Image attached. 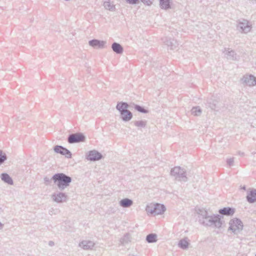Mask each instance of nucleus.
<instances>
[{"instance_id":"13","label":"nucleus","mask_w":256,"mask_h":256,"mask_svg":"<svg viewBox=\"0 0 256 256\" xmlns=\"http://www.w3.org/2000/svg\"><path fill=\"white\" fill-rule=\"evenodd\" d=\"M246 200L250 204L256 202V189L249 188L247 190Z\"/></svg>"},{"instance_id":"38","label":"nucleus","mask_w":256,"mask_h":256,"mask_svg":"<svg viewBox=\"0 0 256 256\" xmlns=\"http://www.w3.org/2000/svg\"><path fill=\"white\" fill-rule=\"evenodd\" d=\"M54 208H51L50 210V212H49V214H50V215H52L53 214H56L55 212H54Z\"/></svg>"},{"instance_id":"41","label":"nucleus","mask_w":256,"mask_h":256,"mask_svg":"<svg viewBox=\"0 0 256 256\" xmlns=\"http://www.w3.org/2000/svg\"><path fill=\"white\" fill-rule=\"evenodd\" d=\"M4 226V224L0 222V230H2Z\"/></svg>"},{"instance_id":"24","label":"nucleus","mask_w":256,"mask_h":256,"mask_svg":"<svg viewBox=\"0 0 256 256\" xmlns=\"http://www.w3.org/2000/svg\"><path fill=\"white\" fill-rule=\"evenodd\" d=\"M188 241V238L186 237L180 240L178 243V247L183 250H186L188 248L189 245V242Z\"/></svg>"},{"instance_id":"42","label":"nucleus","mask_w":256,"mask_h":256,"mask_svg":"<svg viewBox=\"0 0 256 256\" xmlns=\"http://www.w3.org/2000/svg\"><path fill=\"white\" fill-rule=\"evenodd\" d=\"M240 189L242 190H246V186H241L240 187Z\"/></svg>"},{"instance_id":"35","label":"nucleus","mask_w":256,"mask_h":256,"mask_svg":"<svg viewBox=\"0 0 256 256\" xmlns=\"http://www.w3.org/2000/svg\"><path fill=\"white\" fill-rule=\"evenodd\" d=\"M125 1L130 4H136L139 2V0H125Z\"/></svg>"},{"instance_id":"10","label":"nucleus","mask_w":256,"mask_h":256,"mask_svg":"<svg viewBox=\"0 0 256 256\" xmlns=\"http://www.w3.org/2000/svg\"><path fill=\"white\" fill-rule=\"evenodd\" d=\"M240 81L244 86H252L256 85V78L252 74L244 76Z\"/></svg>"},{"instance_id":"26","label":"nucleus","mask_w":256,"mask_h":256,"mask_svg":"<svg viewBox=\"0 0 256 256\" xmlns=\"http://www.w3.org/2000/svg\"><path fill=\"white\" fill-rule=\"evenodd\" d=\"M160 6L165 10L170 8V0H160Z\"/></svg>"},{"instance_id":"21","label":"nucleus","mask_w":256,"mask_h":256,"mask_svg":"<svg viewBox=\"0 0 256 256\" xmlns=\"http://www.w3.org/2000/svg\"><path fill=\"white\" fill-rule=\"evenodd\" d=\"M120 205L124 208H130L133 204V201L128 198H123L120 201Z\"/></svg>"},{"instance_id":"34","label":"nucleus","mask_w":256,"mask_h":256,"mask_svg":"<svg viewBox=\"0 0 256 256\" xmlns=\"http://www.w3.org/2000/svg\"><path fill=\"white\" fill-rule=\"evenodd\" d=\"M141 2L144 4L150 6L152 4L154 0H141Z\"/></svg>"},{"instance_id":"43","label":"nucleus","mask_w":256,"mask_h":256,"mask_svg":"<svg viewBox=\"0 0 256 256\" xmlns=\"http://www.w3.org/2000/svg\"><path fill=\"white\" fill-rule=\"evenodd\" d=\"M2 212V208H0V214H1Z\"/></svg>"},{"instance_id":"19","label":"nucleus","mask_w":256,"mask_h":256,"mask_svg":"<svg viewBox=\"0 0 256 256\" xmlns=\"http://www.w3.org/2000/svg\"><path fill=\"white\" fill-rule=\"evenodd\" d=\"M197 213L198 214V222L200 224L204 220V218H206L208 216V212L204 208L198 209Z\"/></svg>"},{"instance_id":"29","label":"nucleus","mask_w":256,"mask_h":256,"mask_svg":"<svg viewBox=\"0 0 256 256\" xmlns=\"http://www.w3.org/2000/svg\"><path fill=\"white\" fill-rule=\"evenodd\" d=\"M130 106L132 107H134L136 110L137 111H138L140 112H142L143 114H146L148 112V110H146L144 107H142L140 106H139V105H138V104H134L133 103L130 104Z\"/></svg>"},{"instance_id":"11","label":"nucleus","mask_w":256,"mask_h":256,"mask_svg":"<svg viewBox=\"0 0 256 256\" xmlns=\"http://www.w3.org/2000/svg\"><path fill=\"white\" fill-rule=\"evenodd\" d=\"M54 150L56 153L64 155L67 158H70L72 157L71 152L62 146H56L54 148Z\"/></svg>"},{"instance_id":"6","label":"nucleus","mask_w":256,"mask_h":256,"mask_svg":"<svg viewBox=\"0 0 256 256\" xmlns=\"http://www.w3.org/2000/svg\"><path fill=\"white\" fill-rule=\"evenodd\" d=\"M51 198L53 202L57 204H62L66 202L68 199V196L66 193L62 191L56 192H54L51 195Z\"/></svg>"},{"instance_id":"22","label":"nucleus","mask_w":256,"mask_h":256,"mask_svg":"<svg viewBox=\"0 0 256 256\" xmlns=\"http://www.w3.org/2000/svg\"><path fill=\"white\" fill-rule=\"evenodd\" d=\"M112 48L117 54H122L124 51L122 46L120 44L116 42L112 44Z\"/></svg>"},{"instance_id":"15","label":"nucleus","mask_w":256,"mask_h":256,"mask_svg":"<svg viewBox=\"0 0 256 256\" xmlns=\"http://www.w3.org/2000/svg\"><path fill=\"white\" fill-rule=\"evenodd\" d=\"M95 244L91 240H84L80 242L78 246L84 250H90L94 247Z\"/></svg>"},{"instance_id":"9","label":"nucleus","mask_w":256,"mask_h":256,"mask_svg":"<svg viewBox=\"0 0 256 256\" xmlns=\"http://www.w3.org/2000/svg\"><path fill=\"white\" fill-rule=\"evenodd\" d=\"M102 155L96 150L88 151L86 154V158L91 162L98 161L102 158Z\"/></svg>"},{"instance_id":"18","label":"nucleus","mask_w":256,"mask_h":256,"mask_svg":"<svg viewBox=\"0 0 256 256\" xmlns=\"http://www.w3.org/2000/svg\"><path fill=\"white\" fill-rule=\"evenodd\" d=\"M218 212L220 214L227 216H232L234 214L235 212V210L234 208L226 207L224 208H223L220 209Z\"/></svg>"},{"instance_id":"3","label":"nucleus","mask_w":256,"mask_h":256,"mask_svg":"<svg viewBox=\"0 0 256 256\" xmlns=\"http://www.w3.org/2000/svg\"><path fill=\"white\" fill-rule=\"evenodd\" d=\"M166 210L164 204L158 203H150L148 204L146 208V212L153 215L162 214Z\"/></svg>"},{"instance_id":"44","label":"nucleus","mask_w":256,"mask_h":256,"mask_svg":"<svg viewBox=\"0 0 256 256\" xmlns=\"http://www.w3.org/2000/svg\"><path fill=\"white\" fill-rule=\"evenodd\" d=\"M255 256H256V255H255Z\"/></svg>"},{"instance_id":"36","label":"nucleus","mask_w":256,"mask_h":256,"mask_svg":"<svg viewBox=\"0 0 256 256\" xmlns=\"http://www.w3.org/2000/svg\"><path fill=\"white\" fill-rule=\"evenodd\" d=\"M44 183L46 185H48L50 183L51 181L52 180V178L50 179V178H48V177H45L44 178Z\"/></svg>"},{"instance_id":"14","label":"nucleus","mask_w":256,"mask_h":256,"mask_svg":"<svg viewBox=\"0 0 256 256\" xmlns=\"http://www.w3.org/2000/svg\"><path fill=\"white\" fill-rule=\"evenodd\" d=\"M224 52L228 60H238L240 59V56L232 50L230 48L228 50L225 49Z\"/></svg>"},{"instance_id":"12","label":"nucleus","mask_w":256,"mask_h":256,"mask_svg":"<svg viewBox=\"0 0 256 256\" xmlns=\"http://www.w3.org/2000/svg\"><path fill=\"white\" fill-rule=\"evenodd\" d=\"M106 42L104 40H100L96 39H94L88 42L90 46L96 49H102L105 47Z\"/></svg>"},{"instance_id":"25","label":"nucleus","mask_w":256,"mask_h":256,"mask_svg":"<svg viewBox=\"0 0 256 256\" xmlns=\"http://www.w3.org/2000/svg\"><path fill=\"white\" fill-rule=\"evenodd\" d=\"M103 6L105 9L110 11L114 12L115 10V6L112 2H111L110 0L104 1Z\"/></svg>"},{"instance_id":"31","label":"nucleus","mask_w":256,"mask_h":256,"mask_svg":"<svg viewBox=\"0 0 256 256\" xmlns=\"http://www.w3.org/2000/svg\"><path fill=\"white\" fill-rule=\"evenodd\" d=\"M146 121L144 120H137L134 122V124L136 126L140 128H144L146 125Z\"/></svg>"},{"instance_id":"32","label":"nucleus","mask_w":256,"mask_h":256,"mask_svg":"<svg viewBox=\"0 0 256 256\" xmlns=\"http://www.w3.org/2000/svg\"><path fill=\"white\" fill-rule=\"evenodd\" d=\"M191 112L194 116H198L202 114V110L200 106L193 107L191 110Z\"/></svg>"},{"instance_id":"2","label":"nucleus","mask_w":256,"mask_h":256,"mask_svg":"<svg viewBox=\"0 0 256 256\" xmlns=\"http://www.w3.org/2000/svg\"><path fill=\"white\" fill-rule=\"evenodd\" d=\"M204 219V220L202 221L200 224L204 226L216 228H220L222 226L220 216L218 214L208 216Z\"/></svg>"},{"instance_id":"27","label":"nucleus","mask_w":256,"mask_h":256,"mask_svg":"<svg viewBox=\"0 0 256 256\" xmlns=\"http://www.w3.org/2000/svg\"><path fill=\"white\" fill-rule=\"evenodd\" d=\"M131 237L129 234H125L120 240L121 244L125 245L130 242Z\"/></svg>"},{"instance_id":"16","label":"nucleus","mask_w":256,"mask_h":256,"mask_svg":"<svg viewBox=\"0 0 256 256\" xmlns=\"http://www.w3.org/2000/svg\"><path fill=\"white\" fill-rule=\"evenodd\" d=\"M162 40L171 50L175 49L177 47V42L176 41L170 38L164 37Z\"/></svg>"},{"instance_id":"28","label":"nucleus","mask_w":256,"mask_h":256,"mask_svg":"<svg viewBox=\"0 0 256 256\" xmlns=\"http://www.w3.org/2000/svg\"><path fill=\"white\" fill-rule=\"evenodd\" d=\"M157 235L155 234H150L146 236V240L148 243H153L157 241Z\"/></svg>"},{"instance_id":"33","label":"nucleus","mask_w":256,"mask_h":256,"mask_svg":"<svg viewBox=\"0 0 256 256\" xmlns=\"http://www.w3.org/2000/svg\"><path fill=\"white\" fill-rule=\"evenodd\" d=\"M8 158L5 152L0 150V166L3 164Z\"/></svg>"},{"instance_id":"4","label":"nucleus","mask_w":256,"mask_h":256,"mask_svg":"<svg viewBox=\"0 0 256 256\" xmlns=\"http://www.w3.org/2000/svg\"><path fill=\"white\" fill-rule=\"evenodd\" d=\"M170 174L178 181L186 182L188 180L186 170L180 166H175L172 168L170 171Z\"/></svg>"},{"instance_id":"37","label":"nucleus","mask_w":256,"mask_h":256,"mask_svg":"<svg viewBox=\"0 0 256 256\" xmlns=\"http://www.w3.org/2000/svg\"><path fill=\"white\" fill-rule=\"evenodd\" d=\"M227 164L230 166H233L234 162V158H230L227 160H226Z\"/></svg>"},{"instance_id":"23","label":"nucleus","mask_w":256,"mask_h":256,"mask_svg":"<svg viewBox=\"0 0 256 256\" xmlns=\"http://www.w3.org/2000/svg\"><path fill=\"white\" fill-rule=\"evenodd\" d=\"M120 114L122 120L124 122H128L132 118V114L130 110L124 112Z\"/></svg>"},{"instance_id":"30","label":"nucleus","mask_w":256,"mask_h":256,"mask_svg":"<svg viewBox=\"0 0 256 256\" xmlns=\"http://www.w3.org/2000/svg\"><path fill=\"white\" fill-rule=\"evenodd\" d=\"M216 103L217 102L215 100H210L209 101H208L206 104V106L210 108L212 110H215L216 108Z\"/></svg>"},{"instance_id":"8","label":"nucleus","mask_w":256,"mask_h":256,"mask_svg":"<svg viewBox=\"0 0 256 256\" xmlns=\"http://www.w3.org/2000/svg\"><path fill=\"white\" fill-rule=\"evenodd\" d=\"M237 29L242 33L247 34L250 31L252 25L247 20H242V21L238 22L237 25Z\"/></svg>"},{"instance_id":"5","label":"nucleus","mask_w":256,"mask_h":256,"mask_svg":"<svg viewBox=\"0 0 256 256\" xmlns=\"http://www.w3.org/2000/svg\"><path fill=\"white\" fill-rule=\"evenodd\" d=\"M229 225L228 230H232L234 234H238L242 230L244 226L242 222L238 218L231 220Z\"/></svg>"},{"instance_id":"1","label":"nucleus","mask_w":256,"mask_h":256,"mask_svg":"<svg viewBox=\"0 0 256 256\" xmlns=\"http://www.w3.org/2000/svg\"><path fill=\"white\" fill-rule=\"evenodd\" d=\"M52 180L60 191H62L70 186L72 178L64 173H57L52 178Z\"/></svg>"},{"instance_id":"39","label":"nucleus","mask_w":256,"mask_h":256,"mask_svg":"<svg viewBox=\"0 0 256 256\" xmlns=\"http://www.w3.org/2000/svg\"><path fill=\"white\" fill-rule=\"evenodd\" d=\"M48 245L50 246H52L54 245V242L53 241H50L48 242Z\"/></svg>"},{"instance_id":"7","label":"nucleus","mask_w":256,"mask_h":256,"mask_svg":"<svg viewBox=\"0 0 256 256\" xmlns=\"http://www.w3.org/2000/svg\"><path fill=\"white\" fill-rule=\"evenodd\" d=\"M86 136L84 134L80 132L68 135V142L72 144L74 143H78L85 141Z\"/></svg>"},{"instance_id":"20","label":"nucleus","mask_w":256,"mask_h":256,"mask_svg":"<svg viewBox=\"0 0 256 256\" xmlns=\"http://www.w3.org/2000/svg\"><path fill=\"white\" fill-rule=\"evenodd\" d=\"M1 180L5 183L8 184L10 185H12L14 184L13 180L12 178L7 173H2L0 174Z\"/></svg>"},{"instance_id":"40","label":"nucleus","mask_w":256,"mask_h":256,"mask_svg":"<svg viewBox=\"0 0 256 256\" xmlns=\"http://www.w3.org/2000/svg\"><path fill=\"white\" fill-rule=\"evenodd\" d=\"M238 154L241 156H244V152H240V151H239L238 152Z\"/></svg>"},{"instance_id":"17","label":"nucleus","mask_w":256,"mask_h":256,"mask_svg":"<svg viewBox=\"0 0 256 256\" xmlns=\"http://www.w3.org/2000/svg\"><path fill=\"white\" fill-rule=\"evenodd\" d=\"M129 106H130L126 102H118V104H116V108L119 111L120 114H121L122 112H124L128 111V108ZM130 106H131L130 105Z\"/></svg>"}]
</instances>
